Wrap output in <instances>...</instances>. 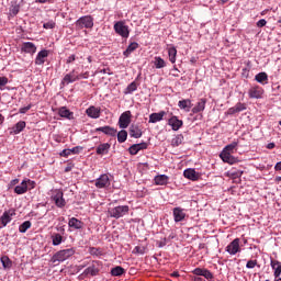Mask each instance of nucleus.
<instances>
[{"instance_id": "obj_1", "label": "nucleus", "mask_w": 281, "mask_h": 281, "mask_svg": "<svg viewBox=\"0 0 281 281\" xmlns=\"http://www.w3.org/2000/svg\"><path fill=\"white\" fill-rule=\"evenodd\" d=\"M238 148V142H233L224 147L222 153L220 154L221 159L225 164H229L231 166L236 164L237 159L236 157L232 156L233 153Z\"/></svg>"}, {"instance_id": "obj_2", "label": "nucleus", "mask_w": 281, "mask_h": 281, "mask_svg": "<svg viewBox=\"0 0 281 281\" xmlns=\"http://www.w3.org/2000/svg\"><path fill=\"white\" fill-rule=\"evenodd\" d=\"M114 32H116L119 36H122V38H128V36H131L128 25H126L124 21H119L114 24Z\"/></svg>"}, {"instance_id": "obj_3", "label": "nucleus", "mask_w": 281, "mask_h": 281, "mask_svg": "<svg viewBox=\"0 0 281 281\" xmlns=\"http://www.w3.org/2000/svg\"><path fill=\"white\" fill-rule=\"evenodd\" d=\"M128 205H120L109 210V215L111 218H122V216H126L128 214Z\"/></svg>"}, {"instance_id": "obj_4", "label": "nucleus", "mask_w": 281, "mask_h": 281, "mask_svg": "<svg viewBox=\"0 0 281 281\" xmlns=\"http://www.w3.org/2000/svg\"><path fill=\"white\" fill-rule=\"evenodd\" d=\"M12 216H16V211H14V209L3 212L2 216L0 217V229L7 227L8 223H12Z\"/></svg>"}, {"instance_id": "obj_5", "label": "nucleus", "mask_w": 281, "mask_h": 281, "mask_svg": "<svg viewBox=\"0 0 281 281\" xmlns=\"http://www.w3.org/2000/svg\"><path fill=\"white\" fill-rule=\"evenodd\" d=\"M225 251H227L229 256H236V254H240V238H235L233 241H231L226 246Z\"/></svg>"}, {"instance_id": "obj_6", "label": "nucleus", "mask_w": 281, "mask_h": 281, "mask_svg": "<svg viewBox=\"0 0 281 281\" xmlns=\"http://www.w3.org/2000/svg\"><path fill=\"white\" fill-rule=\"evenodd\" d=\"M76 27H78V30H82V27H86L87 30L93 27V18H91V15L80 18L76 22Z\"/></svg>"}, {"instance_id": "obj_7", "label": "nucleus", "mask_w": 281, "mask_h": 281, "mask_svg": "<svg viewBox=\"0 0 281 281\" xmlns=\"http://www.w3.org/2000/svg\"><path fill=\"white\" fill-rule=\"evenodd\" d=\"M100 273V268H98V262L93 261L81 274L80 278H93Z\"/></svg>"}, {"instance_id": "obj_8", "label": "nucleus", "mask_w": 281, "mask_h": 281, "mask_svg": "<svg viewBox=\"0 0 281 281\" xmlns=\"http://www.w3.org/2000/svg\"><path fill=\"white\" fill-rule=\"evenodd\" d=\"M265 95V89L260 86H252L248 90V97L252 100H260Z\"/></svg>"}, {"instance_id": "obj_9", "label": "nucleus", "mask_w": 281, "mask_h": 281, "mask_svg": "<svg viewBox=\"0 0 281 281\" xmlns=\"http://www.w3.org/2000/svg\"><path fill=\"white\" fill-rule=\"evenodd\" d=\"M94 186L99 190L104 188H109L111 186V179H109V175L103 173L97 180H94Z\"/></svg>"}, {"instance_id": "obj_10", "label": "nucleus", "mask_w": 281, "mask_h": 281, "mask_svg": "<svg viewBox=\"0 0 281 281\" xmlns=\"http://www.w3.org/2000/svg\"><path fill=\"white\" fill-rule=\"evenodd\" d=\"M34 181L32 180H23L21 182V184L16 186L14 188V192L15 194H25V192H27L29 190V187L27 186H31V190L34 189Z\"/></svg>"}, {"instance_id": "obj_11", "label": "nucleus", "mask_w": 281, "mask_h": 281, "mask_svg": "<svg viewBox=\"0 0 281 281\" xmlns=\"http://www.w3.org/2000/svg\"><path fill=\"white\" fill-rule=\"evenodd\" d=\"M71 257V249L60 250L53 256V262H65Z\"/></svg>"}, {"instance_id": "obj_12", "label": "nucleus", "mask_w": 281, "mask_h": 281, "mask_svg": "<svg viewBox=\"0 0 281 281\" xmlns=\"http://www.w3.org/2000/svg\"><path fill=\"white\" fill-rule=\"evenodd\" d=\"M131 124V111H125L121 114L119 119L120 128H128Z\"/></svg>"}, {"instance_id": "obj_13", "label": "nucleus", "mask_w": 281, "mask_h": 281, "mask_svg": "<svg viewBox=\"0 0 281 281\" xmlns=\"http://www.w3.org/2000/svg\"><path fill=\"white\" fill-rule=\"evenodd\" d=\"M173 221L175 223H181V221H186V210L182 207H175L172 210Z\"/></svg>"}, {"instance_id": "obj_14", "label": "nucleus", "mask_w": 281, "mask_h": 281, "mask_svg": "<svg viewBox=\"0 0 281 281\" xmlns=\"http://www.w3.org/2000/svg\"><path fill=\"white\" fill-rule=\"evenodd\" d=\"M205 104H207V99H199L198 103L192 108L191 112L193 114L203 113L205 111Z\"/></svg>"}, {"instance_id": "obj_15", "label": "nucleus", "mask_w": 281, "mask_h": 281, "mask_svg": "<svg viewBox=\"0 0 281 281\" xmlns=\"http://www.w3.org/2000/svg\"><path fill=\"white\" fill-rule=\"evenodd\" d=\"M95 132L103 133L104 135H109L110 137H115V135H117V130H115L114 127H111L109 125L98 127L95 130Z\"/></svg>"}, {"instance_id": "obj_16", "label": "nucleus", "mask_w": 281, "mask_h": 281, "mask_svg": "<svg viewBox=\"0 0 281 281\" xmlns=\"http://www.w3.org/2000/svg\"><path fill=\"white\" fill-rule=\"evenodd\" d=\"M183 177H186V179H190V181H199L201 176L196 170L189 168L183 171Z\"/></svg>"}, {"instance_id": "obj_17", "label": "nucleus", "mask_w": 281, "mask_h": 281, "mask_svg": "<svg viewBox=\"0 0 281 281\" xmlns=\"http://www.w3.org/2000/svg\"><path fill=\"white\" fill-rule=\"evenodd\" d=\"M246 110H247V105H245V103L238 102L235 106L229 108L227 110V115H236V113H240Z\"/></svg>"}, {"instance_id": "obj_18", "label": "nucleus", "mask_w": 281, "mask_h": 281, "mask_svg": "<svg viewBox=\"0 0 281 281\" xmlns=\"http://www.w3.org/2000/svg\"><path fill=\"white\" fill-rule=\"evenodd\" d=\"M271 269L273 270V277L280 278L281 276V261L271 259L270 261Z\"/></svg>"}, {"instance_id": "obj_19", "label": "nucleus", "mask_w": 281, "mask_h": 281, "mask_svg": "<svg viewBox=\"0 0 281 281\" xmlns=\"http://www.w3.org/2000/svg\"><path fill=\"white\" fill-rule=\"evenodd\" d=\"M168 124H169V126H171L172 131H179V128H181V126H183V121L179 120V117H177V116H171L168 120Z\"/></svg>"}, {"instance_id": "obj_20", "label": "nucleus", "mask_w": 281, "mask_h": 281, "mask_svg": "<svg viewBox=\"0 0 281 281\" xmlns=\"http://www.w3.org/2000/svg\"><path fill=\"white\" fill-rule=\"evenodd\" d=\"M86 113H87L88 117H91L92 120H98V117H100L101 109L91 105L90 108H88L86 110Z\"/></svg>"}, {"instance_id": "obj_21", "label": "nucleus", "mask_w": 281, "mask_h": 281, "mask_svg": "<svg viewBox=\"0 0 281 281\" xmlns=\"http://www.w3.org/2000/svg\"><path fill=\"white\" fill-rule=\"evenodd\" d=\"M21 50L24 52V54H36V45L32 42H24Z\"/></svg>"}, {"instance_id": "obj_22", "label": "nucleus", "mask_w": 281, "mask_h": 281, "mask_svg": "<svg viewBox=\"0 0 281 281\" xmlns=\"http://www.w3.org/2000/svg\"><path fill=\"white\" fill-rule=\"evenodd\" d=\"M166 115V111H160L158 113H151L149 115V124H157V122H161L164 116Z\"/></svg>"}, {"instance_id": "obj_23", "label": "nucleus", "mask_w": 281, "mask_h": 281, "mask_svg": "<svg viewBox=\"0 0 281 281\" xmlns=\"http://www.w3.org/2000/svg\"><path fill=\"white\" fill-rule=\"evenodd\" d=\"M47 56H49V50H41L35 58V65H45V58H47Z\"/></svg>"}, {"instance_id": "obj_24", "label": "nucleus", "mask_w": 281, "mask_h": 281, "mask_svg": "<svg viewBox=\"0 0 281 281\" xmlns=\"http://www.w3.org/2000/svg\"><path fill=\"white\" fill-rule=\"evenodd\" d=\"M26 123L25 121H19L12 128L11 135H19V133H23L25 130Z\"/></svg>"}, {"instance_id": "obj_25", "label": "nucleus", "mask_w": 281, "mask_h": 281, "mask_svg": "<svg viewBox=\"0 0 281 281\" xmlns=\"http://www.w3.org/2000/svg\"><path fill=\"white\" fill-rule=\"evenodd\" d=\"M142 128L138 125H131L130 126V136L134 137V139H139L142 137Z\"/></svg>"}, {"instance_id": "obj_26", "label": "nucleus", "mask_w": 281, "mask_h": 281, "mask_svg": "<svg viewBox=\"0 0 281 281\" xmlns=\"http://www.w3.org/2000/svg\"><path fill=\"white\" fill-rule=\"evenodd\" d=\"M156 186H168V181H170V178L166 175H159L154 178Z\"/></svg>"}, {"instance_id": "obj_27", "label": "nucleus", "mask_w": 281, "mask_h": 281, "mask_svg": "<svg viewBox=\"0 0 281 281\" xmlns=\"http://www.w3.org/2000/svg\"><path fill=\"white\" fill-rule=\"evenodd\" d=\"M109 150H111V144L109 143L100 144L97 147V155H108Z\"/></svg>"}, {"instance_id": "obj_28", "label": "nucleus", "mask_w": 281, "mask_h": 281, "mask_svg": "<svg viewBox=\"0 0 281 281\" xmlns=\"http://www.w3.org/2000/svg\"><path fill=\"white\" fill-rule=\"evenodd\" d=\"M139 47V44L136 42H132L127 48L123 52V55L125 56V58H128L133 52H135V49H137Z\"/></svg>"}, {"instance_id": "obj_29", "label": "nucleus", "mask_w": 281, "mask_h": 281, "mask_svg": "<svg viewBox=\"0 0 281 281\" xmlns=\"http://www.w3.org/2000/svg\"><path fill=\"white\" fill-rule=\"evenodd\" d=\"M178 106L183 111L190 112V109H192V101L190 99L181 100L178 102Z\"/></svg>"}, {"instance_id": "obj_30", "label": "nucleus", "mask_w": 281, "mask_h": 281, "mask_svg": "<svg viewBox=\"0 0 281 281\" xmlns=\"http://www.w3.org/2000/svg\"><path fill=\"white\" fill-rule=\"evenodd\" d=\"M255 80L259 82V85H267L269 82V76L267 72H259L255 76Z\"/></svg>"}, {"instance_id": "obj_31", "label": "nucleus", "mask_w": 281, "mask_h": 281, "mask_svg": "<svg viewBox=\"0 0 281 281\" xmlns=\"http://www.w3.org/2000/svg\"><path fill=\"white\" fill-rule=\"evenodd\" d=\"M53 201L55 202L57 207H64V205H65V200L63 199V193H57L56 195H54Z\"/></svg>"}, {"instance_id": "obj_32", "label": "nucleus", "mask_w": 281, "mask_h": 281, "mask_svg": "<svg viewBox=\"0 0 281 281\" xmlns=\"http://www.w3.org/2000/svg\"><path fill=\"white\" fill-rule=\"evenodd\" d=\"M168 56H169L170 63L175 65L177 63V48L176 47L168 48Z\"/></svg>"}, {"instance_id": "obj_33", "label": "nucleus", "mask_w": 281, "mask_h": 281, "mask_svg": "<svg viewBox=\"0 0 281 281\" xmlns=\"http://www.w3.org/2000/svg\"><path fill=\"white\" fill-rule=\"evenodd\" d=\"M128 139V132L126 130H122L117 133V142L119 144H124Z\"/></svg>"}, {"instance_id": "obj_34", "label": "nucleus", "mask_w": 281, "mask_h": 281, "mask_svg": "<svg viewBox=\"0 0 281 281\" xmlns=\"http://www.w3.org/2000/svg\"><path fill=\"white\" fill-rule=\"evenodd\" d=\"M153 63L156 69H164V67H166V60L161 57H155Z\"/></svg>"}, {"instance_id": "obj_35", "label": "nucleus", "mask_w": 281, "mask_h": 281, "mask_svg": "<svg viewBox=\"0 0 281 281\" xmlns=\"http://www.w3.org/2000/svg\"><path fill=\"white\" fill-rule=\"evenodd\" d=\"M30 227H32V222H30V221L23 222V223L19 226V232H20V234H25V232H27V229H30Z\"/></svg>"}, {"instance_id": "obj_36", "label": "nucleus", "mask_w": 281, "mask_h": 281, "mask_svg": "<svg viewBox=\"0 0 281 281\" xmlns=\"http://www.w3.org/2000/svg\"><path fill=\"white\" fill-rule=\"evenodd\" d=\"M71 227L75 229H82V227H85V223L76 217H71Z\"/></svg>"}, {"instance_id": "obj_37", "label": "nucleus", "mask_w": 281, "mask_h": 281, "mask_svg": "<svg viewBox=\"0 0 281 281\" xmlns=\"http://www.w3.org/2000/svg\"><path fill=\"white\" fill-rule=\"evenodd\" d=\"M124 272H125L124 268L116 266L112 268L111 276L120 277V276H124Z\"/></svg>"}, {"instance_id": "obj_38", "label": "nucleus", "mask_w": 281, "mask_h": 281, "mask_svg": "<svg viewBox=\"0 0 281 281\" xmlns=\"http://www.w3.org/2000/svg\"><path fill=\"white\" fill-rule=\"evenodd\" d=\"M134 91H137V82L135 81H133L126 87L125 94L133 93Z\"/></svg>"}, {"instance_id": "obj_39", "label": "nucleus", "mask_w": 281, "mask_h": 281, "mask_svg": "<svg viewBox=\"0 0 281 281\" xmlns=\"http://www.w3.org/2000/svg\"><path fill=\"white\" fill-rule=\"evenodd\" d=\"M1 262L4 269H10V267H12V261L10 258H8V256L1 257Z\"/></svg>"}, {"instance_id": "obj_40", "label": "nucleus", "mask_w": 281, "mask_h": 281, "mask_svg": "<svg viewBox=\"0 0 281 281\" xmlns=\"http://www.w3.org/2000/svg\"><path fill=\"white\" fill-rule=\"evenodd\" d=\"M183 142V136H176L175 138L171 139V146L177 147V146H181Z\"/></svg>"}, {"instance_id": "obj_41", "label": "nucleus", "mask_w": 281, "mask_h": 281, "mask_svg": "<svg viewBox=\"0 0 281 281\" xmlns=\"http://www.w3.org/2000/svg\"><path fill=\"white\" fill-rule=\"evenodd\" d=\"M53 238V245L56 247L63 243V236L60 234H55L52 236Z\"/></svg>"}, {"instance_id": "obj_42", "label": "nucleus", "mask_w": 281, "mask_h": 281, "mask_svg": "<svg viewBox=\"0 0 281 281\" xmlns=\"http://www.w3.org/2000/svg\"><path fill=\"white\" fill-rule=\"evenodd\" d=\"M59 115H60V117H68V120H69L71 112H69V110H67L66 108H61V109H59Z\"/></svg>"}, {"instance_id": "obj_43", "label": "nucleus", "mask_w": 281, "mask_h": 281, "mask_svg": "<svg viewBox=\"0 0 281 281\" xmlns=\"http://www.w3.org/2000/svg\"><path fill=\"white\" fill-rule=\"evenodd\" d=\"M132 254H139L140 256H144L146 254V248L142 246H136Z\"/></svg>"}, {"instance_id": "obj_44", "label": "nucleus", "mask_w": 281, "mask_h": 281, "mask_svg": "<svg viewBox=\"0 0 281 281\" xmlns=\"http://www.w3.org/2000/svg\"><path fill=\"white\" fill-rule=\"evenodd\" d=\"M258 266V260H248L246 263L247 269H255Z\"/></svg>"}, {"instance_id": "obj_45", "label": "nucleus", "mask_w": 281, "mask_h": 281, "mask_svg": "<svg viewBox=\"0 0 281 281\" xmlns=\"http://www.w3.org/2000/svg\"><path fill=\"white\" fill-rule=\"evenodd\" d=\"M202 277L205 278L206 280H212V278H214V274H212L210 270L204 269Z\"/></svg>"}, {"instance_id": "obj_46", "label": "nucleus", "mask_w": 281, "mask_h": 281, "mask_svg": "<svg viewBox=\"0 0 281 281\" xmlns=\"http://www.w3.org/2000/svg\"><path fill=\"white\" fill-rule=\"evenodd\" d=\"M128 153L130 155H137V153H139V149L137 148V146L134 144L128 148Z\"/></svg>"}, {"instance_id": "obj_47", "label": "nucleus", "mask_w": 281, "mask_h": 281, "mask_svg": "<svg viewBox=\"0 0 281 281\" xmlns=\"http://www.w3.org/2000/svg\"><path fill=\"white\" fill-rule=\"evenodd\" d=\"M43 27L45 30H54V27H56V23H54L52 21L50 22H46V23H44Z\"/></svg>"}, {"instance_id": "obj_48", "label": "nucleus", "mask_w": 281, "mask_h": 281, "mask_svg": "<svg viewBox=\"0 0 281 281\" xmlns=\"http://www.w3.org/2000/svg\"><path fill=\"white\" fill-rule=\"evenodd\" d=\"M135 145H136V148H138V153L139 150H146V148H148V143H139Z\"/></svg>"}, {"instance_id": "obj_49", "label": "nucleus", "mask_w": 281, "mask_h": 281, "mask_svg": "<svg viewBox=\"0 0 281 281\" xmlns=\"http://www.w3.org/2000/svg\"><path fill=\"white\" fill-rule=\"evenodd\" d=\"M204 271H205V269H201V268H195L194 270H193V274L194 276H202L203 277V273H204Z\"/></svg>"}, {"instance_id": "obj_50", "label": "nucleus", "mask_w": 281, "mask_h": 281, "mask_svg": "<svg viewBox=\"0 0 281 281\" xmlns=\"http://www.w3.org/2000/svg\"><path fill=\"white\" fill-rule=\"evenodd\" d=\"M71 82V75L68 74L64 77L63 85H69Z\"/></svg>"}, {"instance_id": "obj_51", "label": "nucleus", "mask_w": 281, "mask_h": 281, "mask_svg": "<svg viewBox=\"0 0 281 281\" xmlns=\"http://www.w3.org/2000/svg\"><path fill=\"white\" fill-rule=\"evenodd\" d=\"M5 85H8V77H0V89L5 87Z\"/></svg>"}, {"instance_id": "obj_52", "label": "nucleus", "mask_w": 281, "mask_h": 281, "mask_svg": "<svg viewBox=\"0 0 281 281\" xmlns=\"http://www.w3.org/2000/svg\"><path fill=\"white\" fill-rule=\"evenodd\" d=\"M69 155H71V149H64L60 153V157H69Z\"/></svg>"}, {"instance_id": "obj_53", "label": "nucleus", "mask_w": 281, "mask_h": 281, "mask_svg": "<svg viewBox=\"0 0 281 281\" xmlns=\"http://www.w3.org/2000/svg\"><path fill=\"white\" fill-rule=\"evenodd\" d=\"M267 25V20L261 19L257 22V27H265Z\"/></svg>"}, {"instance_id": "obj_54", "label": "nucleus", "mask_w": 281, "mask_h": 281, "mask_svg": "<svg viewBox=\"0 0 281 281\" xmlns=\"http://www.w3.org/2000/svg\"><path fill=\"white\" fill-rule=\"evenodd\" d=\"M30 109H32V105H27V106L21 108L19 110V113L25 114V113H27V111H30Z\"/></svg>"}, {"instance_id": "obj_55", "label": "nucleus", "mask_w": 281, "mask_h": 281, "mask_svg": "<svg viewBox=\"0 0 281 281\" xmlns=\"http://www.w3.org/2000/svg\"><path fill=\"white\" fill-rule=\"evenodd\" d=\"M91 256H100V249L98 248H90Z\"/></svg>"}, {"instance_id": "obj_56", "label": "nucleus", "mask_w": 281, "mask_h": 281, "mask_svg": "<svg viewBox=\"0 0 281 281\" xmlns=\"http://www.w3.org/2000/svg\"><path fill=\"white\" fill-rule=\"evenodd\" d=\"M11 14H13V16H16V14H19V7H13L11 10H10Z\"/></svg>"}, {"instance_id": "obj_57", "label": "nucleus", "mask_w": 281, "mask_h": 281, "mask_svg": "<svg viewBox=\"0 0 281 281\" xmlns=\"http://www.w3.org/2000/svg\"><path fill=\"white\" fill-rule=\"evenodd\" d=\"M80 150H82V147H74L71 149V153H72V155H78V153H80Z\"/></svg>"}, {"instance_id": "obj_58", "label": "nucleus", "mask_w": 281, "mask_h": 281, "mask_svg": "<svg viewBox=\"0 0 281 281\" xmlns=\"http://www.w3.org/2000/svg\"><path fill=\"white\" fill-rule=\"evenodd\" d=\"M267 148H268V150H273V148H276V143H269L267 145Z\"/></svg>"}, {"instance_id": "obj_59", "label": "nucleus", "mask_w": 281, "mask_h": 281, "mask_svg": "<svg viewBox=\"0 0 281 281\" xmlns=\"http://www.w3.org/2000/svg\"><path fill=\"white\" fill-rule=\"evenodd\" d=\"M274 170L280 171L281 170V161L277 162L274 166Z\"/></svg>"}, {"instance_id": "obj_60", "label": "nucleus", "mask_w": 281, "mask_h": 281, "mask_svg": "<svg viewBox=\"0 0 281 281\" xmlns=\"http://www.w3.org/2000/svg\"><path fill=\"white\" fill-rule=\"evenodd\" d=\"M3 122H5V116H3V114H0V126L1 124H3Z\"/></svg>"}, {"instance_id": "obj_61", "label": "nucleus", "mask_w": 281, "mask_h": 281, "mask_svg": "<svg viewBox=\"0 0 281 281\" xmlns=\"http://www.w3.org/2000/svg\"><path fill=\"white\" fill-rule=\"evenodd\" d=\"M52 0H36L37 3H49Z\"/></svg>"}, {"instance_id": "obj_62", "label": "nucleus", "mask_w": 281, "mask_h": 281, "mask_svg": "<svg viewBox=\"0 0 281 281\" xmlns=\"http://www.w3.org/2000/svg\"><path fill=\"white\" fill-rule=\"evenodd\" d=\"M16 183H19V179H13V180L11 181V186H16Z\"/></svg>"}, {"instance_id": "obj_63", "label": "nucleus", "mask_w": 281, "mask_h": 281, "mask_svg": "<svg viewBox=\"0 0 281 281\" xmlns=\"http://www.w3.org/2000/svg\"><path fill=\"white\" fill-rule=\"evenodd\" d=\"M171 278H179V273L177 271L172 272Z\"/></svg>"}, {"instance_id": "obj_64", "label": "nucleus", "mask_w": 281, "mask_h": 281, "mask_svg": "<svg viewBox=\"0 0 281 281\" xmlns=\"http://www.w3.org/2000/svg\"><path fill=\"white\" fill-rule=\"evenodd\" d=\"M193 281H203V278L196 276L193 278Z\"/></svg>"}]
</instances>
